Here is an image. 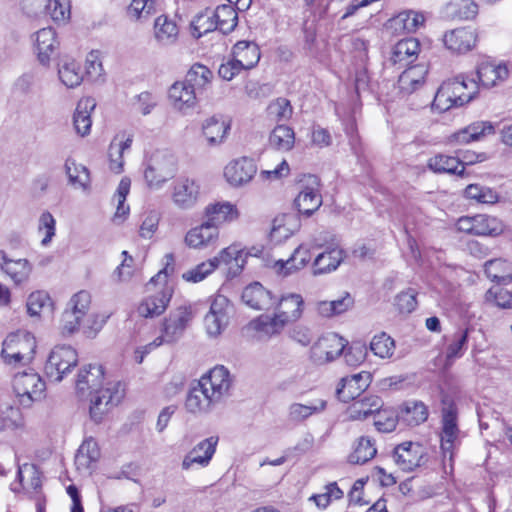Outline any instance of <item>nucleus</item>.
I'll list each match as a JSON object with an SVG mask.
<instances>
[{"label": "nucleus", "mask_w": 512, "mask_h": 512, "mask_svg": "<svg viewBox=\"0 0 512 512\" xmlns=\"http://www.w3.org/2000/svg\"><path fill=\"white\" fill-rule=\"evenodd\" d=\"M77 392L84 395L89 392L91 419L99 423L105 415L124 397L125 390L121 382H107L104 385V370L101 365L84 366L76 380Z\"/></svg>", "instance_id": "obj_1"}, {"label": "nucleus", "mask_w": 512, "mask_h": 512, "mask_svg": "<svg viewBox=\"0 0 512 512\" xmlns=\"http://www.w3.org/2000/svg\"><path fill=\"white\" fill-rule=\"evenodd\" d=\"M478 92L479 84L475 79L458 75L441 84L434 97L433 107L440 112L462 107L471 102Z\"/></svg>", "instance_id": "obj_2"}, {"label": "nucleus", "mask_w": 512, "mask_h": 512, "mask_svg": "<svg viewBox=\"0 0 512 512\" xmlns=\"http://www.w3.org/2000/svg\"><path fill=\"white\" fill-rule=\"evenodd\" d=\"M37 341L28 331H17L6 336L2 343L1 359L11 368H20L32 363L35 358Z\"/></svg>", "instance_id": "obj_3"}, {"label": "nucleus", "mask_w": 512, "mask_h": 512, "mask_svg": "<svg viewBox=\"0 0 512 512\" xmlns=\"http://www.w3.org/2000/svg\"><path fill=\"white\" fill-rule=\"evenodd\" d=\"M13 392L18 403L23 407H31L46 396V383L34 370L26 369L14 374L12 379Z\"/></svg>", "instance_id": "obj_4"}, {"label": "nucleus", "mask_w": 512, "mask_h": 512, "mask_svg": "<svg viewBox=\"0 0 512 512\" xmlns=\"http://www.w3.org/2000/svg\"><path fill=\"white\" fill-rule=\"evenodd\" d=\"M91 305L90 292L81 290L72 295L60 320V331L63 336H71L80 331L81 324L90 313Z\"/></svg>", "instance_id": "obj_5"}, {"label": "nucleus", "mask_w": 512, "mask_h": 512, "mask_svg": "<svg viewBox=\"0 0 512 512\" xmlns=\"http://www.w3.org/2000/svg\"><path fill=\"white\" fill-rule=\"evenodd\" d=\"M176 170L175 156L168 151L158 150L148 159L144 178L150 188L158 189L174 177Z\"/></svg>", "instance_id": "obj_6"}, {"label": "nucleus", "mask_w": 512, "mask_h": 512, "mask_svg": "<svg viewBox=\"0 0 512 512\" xmlns=\"http://www.w3.org/2000/svg\"><path fill=\"white\" fill-rule=\"evenodd\" d=\"M77 364V351L69 345H58L51 350L44 371L51 381L60 382Z\"/></svg>", "instance_id": "obj_7"}, {"label": "nucleus", "mask_w": 512, "mask_h": 512, "mask_svg": "<svg viewBox=\"0 0 512 512\" xmlns=\"http://www.w3.org/2000/svg\"><path fill=\"white\" fill-rule=\"evenodd\" d=\"M231 304L224 295H215L204 318V326L210 337H218L227 328L231 313Z\"/></svg>", "instance_id": "obj_8"}, {"label": "nucleus", "mask_w": 512, "mask_h": 512, "mask_svg": "<svg viewBox=\"0 0 512 512\" xmlns=\"http://www.w3.org/2000/svg\"><path fill=\"white\" fill-rule=\"evenodd\" d=\"M198 382L217 404L229 396L232 387L230 372L222 365L212 368Z\"/></svg>", "instance_id": "obj_9"}, {"label": "nucleus", "mask_w": 512, "mask_h": 512, "mask_svg": "<svg viewBox=\"0 0 512 512\" xmlns=\"http://www.w3.org/2000/svg\"><path fill=\"white\" fill-rule=\"evenodd\" d=\"M300 185L301 189L294 204L300 213L310 216L322 205L320 180L315 175H304L300 180Z\"/></svg>", "instance_id": "obj_10"}, {"label": "nucleus", "mask_w": 512, "mask_h": 512, "mask_svg": "<svg viewBox=\"0 0 512 512\" xmlns=\"http://www.w3.org/2000/svg\"><path fill=\"white\" fill-rule=\"evenodd\" d=\"M457 230L479 236H498L504 231V224L496 217L478 214L463 216L456 223Z\"/></svg>", "instance_id": "obj_11"}, {"label": "nucleus", "mask_w": 512, "mask_h": 512, "mask_svg": "<svg viewBox=\"0 0 512 512\" xmlns=\"http://www.w3.org/2000/svg\"><path fill=\"white\" fill-rule=\"evenodd\" d=\"M195 314L196 309L192 304L181 305L171 311L169 316L165 319L163 326L162 337L164 342L170 343L180 338L192 322Z\"/></svg>", "instance_id": "obj_12"}, {"label": "nucleus", "mask_w": 512, "mask_h": 512, "mask_svg": "<svg viewBox=\"0 0 512 512\" xmlns=\"http://www.w3.org/2000/svg\"><path fill=\"white\" fill-rule=\"evenodd\" d=\"M0 271L13 286L23 287L30 280L33 265L26 258H13L6 251L0 250Z\"/></svg>", "instance_id": "obj_13"}, {"label": "nucleus", "mask_w": 512, "mask_h": 512, "mask_svg": "<svg viewBox=\"0 0 512 512\" xmlns=\"http://www.w3.org/2000/svg\"><path fill=\"white\" fill-rule=\"evenodd\" d=\"M346 341L336 333L322 335L311 347V359L317 364H325L340 356Z\"/></svg>", "instance_id": "obj_14"}, {"label": "nucleus", "mask_w": 512, "mask_h": 512, "mask_svg": "<svg viewBox=\"0 0 512 512\" xmlns=\"http://www.w3.org/2000/svg\"><path fill=\"white\" fill-rule=\"evenodd\" d=\"M219 237L220 230L204 220L186 232L184 243L190 249L206 250L215 247Z\"/></svg>", "instance_id": "obj_15"}, {"label": "nucleus", "mask_w": 512, "mask_h": 512, "mask_svg": "<svg viewBox=\"0 0 512 512\" xmlns=\"http://www.w3.org/2000/svg\"><path fill=\"white\" fill-rule=\"evenodd\" d=\"M459 428L457 425V409L455 404L450 403L442 410V432H441V449L446 456L452 457V452L459 442Z\"/></svg>", "instance_id": "obj_16"}, {"label": "nucleus", "mask_w": 512, "mask_h": 512, "mask_svg": "<svg viewBox=\"0 0 512 512\" xmlns=\"http://www.w3.org/2000/svg\"><path fill=\"white\" fill-rule=\"evenodd\" d=\"M172 201L180 209H191L200 197V185L192 178H178L172 188Z\"/></svg>", "instance_id": "obj_17"}, {"label": "nucleus", "mask_w": 512, "mask_h": 512, "mask_svg": "<svg viewBox=\"0 0 512 512\" xmlns=\"http://www.w3.org/2000/svg\"><path fill=\"white\" fill-rule=\"evenodd\" d=\"M426 456L425 448L419 443L404 442L395 447L393 458L403 471L410 472L422 465Z\"/></svg>", "instance_id": "obj_18"}, {"label": "nucleus", "mask_w": 512, "mask_h": 512, "mask_svg": "<svg viewBox=\"0 0 512 512\" xmlns=\"http://www.w3.org/2000/svg\"><path fill=\"white\" fill-rule=\"evenodd\" d=\"M32 40L38 61L48 66L60 46L56 31L52 27L42 28L32 35Z\"/></svg>", "instance_id": "obj_19"}, {"label": "nucleus", "mask_w": 512, "mask_h": 512, "mask_svg": "<svg viewBox=\"0 0 512 512\" xmlns=\"http://www.w3.org/2000/svg\"><path fill=\"white\" fill-rule=\"evenodd\" d=\"M257 172L253 159L241 157L229 162L224 168V177L233 187H240L249 183Z\"/></svg>", "instance_id": "obj_20"}, {"label": "nucleus", "mask_w": 512, "mask_h": 512, "mask_svg": "<svg viewBox=\"0 0 512 512\" xmlns=\"http://www.w3.org/2000/svg\"><path fill=\"white\" fill-rule=\"evenodd\" d=\"M173 290L165 285L143 298L138 306V313L145 318H154L163 314L172 298Z\"/></svg>", "instance_id": "obj_21"}, {"label": "nucleus", "mask_w": 512, "mask_h": 512, "mask_svg": "<svg viewBox=\"0 0 512 512\" xmlns=\"http://www.w3.org/2000/svg\"><path fill=\"white\" fill-rule=\"evenodd\" d=\"M494 133L495 128L491 122L477 121L448 136L446 143L450 146L469 144Z\"/></svg>", "instance_id": "obj_22"}, {"label": "nucleus", "mask_w": 512, "mask_h": 512, "mask_svg": "<svg viewBox=\"0 0 512 512\" xmlns=\"http://www.w3.org/2000/svg\"><path fill=\"white\" fill-rule=\"evenodd\" d=\"M203 215L205 221L219 229L223 224L238 220L240 212L237 206L229 201H216L205 206Z\"/></svg>", "instance_id": "obj_23"}, {"label": "nucleus", "mask_w": 512, "mask_h": 512, "mask_svg": "<svg viewBox=\"0 0 512 512\" xmlns=\"http://www.w3.org/2000/svg\"><path fill=\"white\" fill-rule=\"evenodd\" d=\"M327 408V401L323 398H313L306 402H294L288 407L287 417L291 423L301 424L312 416L323 413Z\"/></svg>", "instance_id": "obj_24"}, {"label": "nucleus", "mask_w": 512, "mask_h": 512, "mask_svg": "<svg viewBox=\"0 0 512 512\" xmlns=\"http://www.w3.org/2000/svg\"><path fill=\"white\" fill-rule=\"evenodd\" d=\"M275 312L287 324L298 321L303 314L304 299L298 293L283 294L280 298H275Z\"/></svg>", "instance_id": "obj_25"}, {"label": "nucleus", "mask_w": 512, "mask_h": 512, "mask_svg": "<svg viewBox=\"0 0 512 512\" xmlns=\"http://www.w3.org/2000/svg\"><path fill=\"white\" fill-rule=\"evenodd\" d=\"M509 70L505 64L492 61H482L477 67L479 86L492 88L508 79Z\"/></svg>", "instance_id": "obj_26"}, {"label": "nucleus", "mask_w": 512, "mask_h": 512, "mask_svg": "<svg viewBox=\"0 0 512 512\" xmlns=\"http://www.w3.org/2000/svg\"><path fill=\"white\" fill-rule=\"evenodd\" d=\"M218 443L217 437H209L199 442L183 459L182 469L189 470L194 464L201 467L209 465Z\"/></svg>", "instance_id": "obj_27"}, {"label": "nucleus", "mask_w": 512, "mask_h": 512, "mask_svg": "<svg viewBox=\"0 0 512 512\" xmlns=\"http://www.w3.org/2000/svg\"><path fill=\"white\" fill-rule=\"evenodd\" d=\"M202 134L209 146L222 144L231 128L230 121L223 115H213L202 122Z\"/></svg>", "instance_id": "obj_28"}, {"label": "nucleus", "mask_w": 512, "mask_h": 512, "mask_svg": "<svg viewBox=\"0 0 512 512\" xmlns=\"http://www.w3.org/2000/svg\"><path fill=\"white\" fill-rule=\"evenodd\" d=\"M288 324L276 312L272 315L262 314L250 322V327L261 340L270 339L281 334Z\"/></svg>", "instance_id": "obj_29"}, {"label": "nucleus", "mask_w": 512, "mask_h": 512, "mask_svg": "<svg viewBox=\"0 0 512 512\" xmlns=\"http://www.w3.org/2000/svg\"><path fill=\"white\" fill-rule=\"evenodd\" d=\"M242 301L255 310H267L275 305V298L259 282L252 283L244 288Z\"/></svg>", "instance_id": "obj_30"}, {"label": "nucleus", "mask_w": 512, "mask_h": 512, "mask_svg": "<svg viewBox=\"0 0 512 512\" xmlns=\"http://www.w3.org/2000/svg\"><path fill=\"white\" fill-rule=\"evenodd\" d=\"M443 41L447 49L456 53H466L475 47L477 36L471 29L459 28L447 32Z\"/></svg>", "instance_id": "obj_31"}, {"label": "nucleus", "mask_w": 512, "mask_h": 512, "mask_svg": "<svg viewBox=\"0 0 512 512\" xmlns=\"http://www.w3.org/2000/svg\"><path fill=\"white\" fill-rule=\"evenodd\" d=\"M428 73L425 64H418L407 68L401 73L398 79V88L403 95H409L420 89Z\"/></svg>", "instance_id": "obj_32"}, {"label": "nucleus", "mask_w": 512, "mask_h": 512, "mask_svg": "<svg viewBox=\"0 0 512 512\" xmlns=\"http://www.w3.org/2000/svg\"><path fill=\"white\" fill-rule=\"evenodd\" d=\"M197 93L184 80L175 82L169 89V99L176 110L186 112L195 107Z\"/></svg>", "instance_id": "obj_33"}, {"label": "nucleus", "mask_w": 512, "mask_h": 512, "mask_svg": "<svg viewBox=\"0 0 512 512\" xmlns=\"http://www.w3.org/2000/svg\"><path fill=\"white\" fill-rule=\"evenodd\" d=\"M348 407L347 414L351 420H362L377 413L383 406V401L376 395H361L353 399Z\"/></svg>", "instance_id": "obj_34"}, {"label": "nucleus", "mask_w": 512, "mask_h": 512, "mask_svg": "<svg viewBox=\"0 0 512 512\" xmlns=\"http://www.w3.org/2000/svg\"><path fill=\"white\" fill-rule=\"evenodd\" d=\"M233 59L243 70L254 68L260 60V49L251 41H238L232 50Z\"/></svg>", "instance_id": "obj_35"}, {"label": "nucleus", "mask_w": 512, "mask_h": 512, "mask_svg": "<svg viewBox=\"0 0 512 512\" xmlns=\"http://www.w3.org/2000/svg\"><path fill=\"white\" fill-rule=\"evenodd\" d=\"M216 404L197 382L187 394L185 408L191 414H203L208 413Z\"/></svg>", "instance_id": "obj_36"}, {"label": "nucleus", "mask_w": 512, "mask_h": 512, "mask_svg": "<svg viewBox=\"0 0 512 512\" xmlns=\"http://www.w3.org/2000/svg\"><path fill=\"white\" fill-rule=\"evenodd\" d=\"M368 378V374L365 379H363L361 374H355L341 379L340 386L337 388L339 400L349 402L350 400L360 397L369 385Z\"/></svg>", "instance_id": "obj_37"}, {"label": "nucleus", "mask_w": 512, "mask_h": 512, "mask_svg": "<svg viewBox=\"0 0 512 512\" xmlns=\"http://www.w3.org/2000/svg\"><path fill=\"white\" fill-rule=\"evenodd\" d=\"M312 248L308 243L299 245L287 260H279L276 262V266L279 267V271L283 275H289L304 268L311 260Z\"/></svg>", "instance_id": "obj_38"}, {"label": "nucleus", "mask_w": 512, "mask_h": 512, "mask_svg": "<svg viewBox=\"0 0 512 512\" xmlns=\"http://www.w3.org/2000/svg\"><path fill=\"white\" fill-rule=\"evenodd\" d=\"M344 250L339 247L329 248L320 253L313 262V274L321 275L330 273L338 268L344 260Z\"/></svg>", "instance_id": "obj_39"}, {"label": "nucleus", "mask_w": 512, "mask_h": 512, "mask_svg": "<svg viewBox=\"0 0 512 512\" xmlns=\"http://www.w3.org/2000/svg\"><path fill=\"white\" fill-rule=\"evenodd\" d=\"M95 106V100L89 97L83 98L78 102L73 117V123L77 134L80 136H86L90 133L92 125L91 112L94 110Z\"/></svg>", "instance_id": "obj_40"}, {"label": "nucleus", "mask_w": 512, "mask_h": 512, "mask_svg": "<svg viewBox=\"0 0 512 512\" xmlns=\"http://www.w3.org/2000/svg\"><path fill=\"white\" fill-rule=\"evenodd\" d=\"M377 454L375 441L369 436H360L353 445L352 451L348 456L351 464L363 465L372 460Z\"/></svg>", "instance_id": "obj_41"}, {"label": "nucleus", "mask_w": 512, "mask_h": 512, "mask_svg": "<svg viewBox=\"0 0 512 512\" xmlns=\"http://www.w3.org/2000/svg\"><path fill=\"white\" fill-rule=\"evenodd\" d=\"M443 13L452 20H471L478 14V5L472 0H452L445 5Z\"/></svg>", "instance_id": "obj_42"}, {"label": "nucleus", "mask_w": 512, "mask_h": 512, "mask_svg": "<svg viewBox=\"0 0 512 512\" xmlns=\"http://www.w3.org/2000/svg\"><path fill=\"white\" fill-rule=\"evenodd\" d=\"M298 223L293 215L281 214L273 219L270 238L275 243H281L294 234Z\"/></svg>", "instance_id": "obj_43"}, {"label": "nucleus", "mask_w": 512, "mask_h": 512, "mask_svg": "<svg viewBox=\"0 0 512 512\" xmlns=\"http://www.w3.org/2000/svg\"><path fill=\"white\" fill-rule=\"evenodd\" d=\"M178 27L176 23L165 15H160L154 22V36L160 45H171L176 42L178 37Z\"/></svg>", "instance_id": "obj_44"}, {"label": "nucleus", "mask_w": 512, "mask_h": 512, "mask_svg": "<svg viewBox=\"0 0 512 512\" xmlns=\"http://www.w3.org/2000/svg\"><path fill=\"white\" fill-rule=\"evenodd\" d=\"M212 18H214L215 29L227 34L236 27L238 14L233 6L223 4L212 11Z\"/></svg>", "instance_id": "obj_45"}, {"label": "nucleus", "mask_w": 512, "mask_h": 512, "mask_svg": "<svg viewBox=\"0 0 512 512\" xmlns=\"http://www.w3.org/2000/svg\"><path fill=\"white\" fill-rule=\"evenodd\" d=\"M428 167L436 173H449L462 176L465 167L456 157L438 154L428 160Z\"/></svg>", "instance_id": "obj_46"}, {"label": "nucleus", "mask_w": 512, "mask_h": 512, "mask_svg": "<svg viewBox=\"0 0 512 512\" xmlns=\"http://www.w3.org/2000/svg\"><path fill=\"white\" fill-rule=\"evenodd\" d=\"M354 305V299L349 293L341 298L332 301H319L316 303V310L323 317H333L350 310Z\"/></svg>", "instance_id": "obj_47"}, {"label": "nucleus", "mask_w": 512, "mask_h": 512, "mask_svg": "<svg viewBox=\"0 0 512 512\" xmlns=\"http://www.w3.org/2000/svg\"><path fill=\"white\" fill-rule=\"evenodd\" d=\"M61 83L67 88H75L83 81L80 64L74 59H64L58 67Z\"/></svg>", "instance_id": "obj_48"}, {"label": "nucleus", "mask_w": 512, "mask_h": 512, "mask_svg": "<svg viewBox=\"0 0 512 512\" xmlns=\"http://www.w3.org/2000/svg\"><path fill=\"white\" fill-rule=\"evenodd\" d=\"M133 137L132 135H128L124 139V134L121 136L117 135L114 140L111 142L109 147V159H110V169L115 173H120L123 168V152L129 149L132 145Z\"/></svg>", "instance_id": "obj_49"}, {"label": "nucleus", "mask_w": 512, "mask_h": 512, "mask_svg": "<svg viewBox=\"0 0 512 512\" xmlns=\"http://www.w3.org/2000/svg\"><path fill=\"white\" fill-rule=\"evenodd\" d=\"M485 273L488 278L497 283L512 282V264L504 259H492L485 263Z\"/></svg>", "instance_id": "obj_50"}, {"label": "nucleus", "mask_w": 512, "mask_h": 512, "mask_svg": "<svg viewBox=\"0 0 512 512\" xmlns=\"http://www.w3.org/2000/svg\"><path fill=\"white\" fill-rule=\"evenodd\" d=\"M212 78L213 73L208 67L196 63L187 72L184 81L197 93L206 89Z\"/></svg>", "instance_id": "obj_51"}, {"label": "nucleus", "mask_w": 512, "mask_h": 512, "mask_svg": "<svg viewBox=\"0 0 512 512\" xmlns=\"http://www.w3.org/2000/svg\"><path fill=\"white\" fill-rule=\"evenodd\" d=\"M419 41L415 38H406L397 42L393 48L391 60L396 63L411 62L418 55Z\"/></svg>", "instance_id": "obj_52"}, {"label": "nucleus", "mask_w": 512, "mask_h": 512, "mask_svg": "<svg viewBox=\"0 0 512 512\" xmlns=\"http://www.w3.org/2000/svg\"><path fill=\"white\" fill-rule=\"evenodd\" d=\"M65 171L69 178V182L77 188L86 191L90 187V174L88 169L83 165H78L76 162L68 158L65 162Z\"/></svg>", "instance_id": "obj_53"}, {"label": "nucleus", "mask_w": 512, "mask_h": 512, "mask_svg": "<svg viewBox=\"0 0 512 512\" xmlns=\"http://www.w3.org/2000/svg\"><path fill=\"white\" fill-rule=\"evenodd\" d=\"M269 142L277 150L288 151L294 146V131L286 125H278L271 132Z\"/></svg>", "instance_id": "obj_54"}, {"label": "nucleus", "mask_w": 512, "mask_h": 512, "mask_svg": "<svg viewBox=\"0 0 512 512\" xmlns=\"http://www.w3.org/2000/svg\"><path fill=\"white\" fill-rule=\"evenodd\" d=\"M425 15L422 12L406 10L400 12L393 22L396 26H401L407 33L416 32L425 23Z\"/></svg>", "instance_id": "obj_55"}, {"label": "nucleus", "mask_w": 512, "mask_h": 512, "mask_svg": "<svg viewBox=\"0 0 512 512\" xmlns=\"http://www.w3.org/2000/svg\"><path fill=\"white\" fill-rule=\"evenodd\" d=\"M373 354L382 359H389L395 351V341L385 332L375 335L370 342Z\"/></svg>", "instance_id": "obj_56"}, {"label": "nucleus", "mask_w": 512, "mask_h": 512, "mask_svg": "<svg viewBox=\"0 0 512 512\" xmlns=\"http://www.w3.org/2000/svg\"><path fill=\"white\" fill-rule=\"evenodd\" d=\"M465 196L483 204H495L499 200L498 193L490 187L470 184L465 188Z\"/></svg>", "instance_id": "obj_57"}, {"label": "nucleus", "mask_w": 512, "mask_h": 512, "mask_svg": "<svg viewBox=\"0 0 512 512\" xmlns=\"http://www.w3.org/2000/svg\"><path fill=\"white\" fill-rule=\"evenodd\" d=\"M131 181L129 178L124 177L119 182L118 188L114 195V200L117 202L116 212L114 214V221L119 220L122 222L129 214V206L125 204L126 197L129 194Z\"/></svg>", "instance_id": "obj_58"}, {"label": "nucleus", "mask_w": 512, "mask_h": 512, "mask_svg": "<svg viewBox=\"0 0 512 512\" xmlns=\"http://www.w3.org/2000/svg\"><path fill=\"white\" fill-rule=\"evenodd\" d=\"M190 29L192 36L196 39L216 30L214 18H212V11L206 9L204 12L198 14L191 22Z\"/></svg>", "instance_id": "obj_59"}, {"label": "nucleus", "mask_w": 512, "mask_h": 512, "mask_svg": "<svg viewBox=\"0 0 512 512\" xmlns=\"http://www.w3.org/2000/svg\"><path fill=\"white\" fill-rule=\"evenodd\" d=\"M217 269V260L209 259L182 274V278L187 282L198 283L204 280L208 275Z\"/></svg>", "instance_id": "obj_60"}, {"label": "nucleus", "mask_w": 512, "mask_h": 512, "mask_svg": "<svg viewBox=\"0 0 512 512\" xmlns=\"http://www.w3.org/2000/svg\"><path fill=\"white\" fill-rule=\"evenodd\" d=\"M70 9V0H50L49 9L44 16H50L55 23L65 24L70 20Z\"/></svg>", "instance_id": "obj_61"}, {"label": "nucleus", "mask_w": 512, "mask_h": 512, "mask_svg": "<svg viewBox=\"0 0 512 512\" xmlns=\"http://www.w3.org/2000/svg\"><path fill=\"white\" fill-rule=\"evenodd\" d=\"M52 301L45 291L32 292L27 300V311L31 316H38L44 310H51Z\"/></svg>", "instance_id": "obj_62"}, {"label": "nucleus", "mask_w": 512, "mask_h": 512, "mask_svg": "<svg viewBox=\"0 0 512 512\" xmlns=\"http://www.w3.org/2000/svg\"><path fill=\"white\" fill-rule=\"evenodd\" d=\"M292 113L290 101L282 97L273 100L267 107L268 117L276 122L290 119Z\"/></svg>", "instance_id": "obj_63"}, {"label": "nucleus", "mask_w": 512, "mask_h": 512, "mask_svg": "<svg viewBox=\"0 0 512 512\" xmlns=\"http://www.w3.org/2000/svg\"><path fill=\"white\" fill-rule=\"evenodd\" d=\"M23 425V417L19 408L7 406L0 410V432L14 430Z\"/></svg>", "instance_id": "obj_64"}]
</instances>
